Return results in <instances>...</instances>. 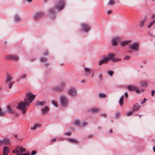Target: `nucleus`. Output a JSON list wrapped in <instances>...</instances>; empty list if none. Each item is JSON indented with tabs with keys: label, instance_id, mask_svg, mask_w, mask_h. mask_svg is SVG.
Masks as SVG:
<instances>
[{
	"label": "nucleus",
	"instance_id": "obj_1",
	"mask_svg": "<svg viewBox=\"0 0 155 155\" xmlns=\"http://www.w3.org/2000/svg\"><path fill=\"white\" fill-rule=\"evenodd\" d=\"M26 98L24 99V101H21L18 104L16 108L21 110L24 113L26 110V107L30 105L34 100L35 95H33L31 92L27 93L26 94Z\"/></svg>",
	"mask_w": 155,
	"mask_h": 155
},
{
	"label": "nucleus",
	"instance_id": "obj_2",
	"mask_svg": "<svg viewBox=\"0 0 155 155\" xmlns=\"http://www.w3.org/2000/svg\"><path fill=\"white\" fill-rule=\"evenodd\" d=\"M129 48L134 52L138 51L139 49V44L137 42H134L129 46Z\"/></svg>",
	"mask_w": 155,
	"mask_h": 155
},
{
	"label": "nucleus",
	"instance_id": "obj_3",
	"mask_svg": "<svg viewBox=\"0 0 155 155\" xmlns=\"http://www.w3.org/2000/svg\"><path fill=\"white\" fill-rule=\"evenodd\" d=\"M64 6V2L63 0H60L58 2L55 6V8L59 12L62 9Z\"/></svg>",
	"mask_w": 155,
	"mask_h": 155
},
{
	"label": "nucleus",
	"instance_id": "obj_4",
	"mask_svg": "<svg viewBox=\"0 0 155 155\" xmlns=\"http://www.w3.org/2000/svg\"><path fill=\"white\" fill-rule=\"evenodd\" d=\"M61 103V105L64 106H67L69 102V101L67 98L64 96H61L60 97Z\"/></svg>",
	"mask_w": 155,
	"mask_h": 155
},
{
	"label": "nucleus",
	"instance_id": "obj_5",
	"mask_svg": "<svg viewBox=\"0 0 155 155\" xmlns=\"http://www.w3.org/2000/svg\"><path fill=\"white\" fill-rule=\"evenodd\" d=\"M68 93V95L71 97H75L77 96V91L74 88L72 87L69 89Z\"/></svg>",
	"mask_w": 155,
	"mask_h": 155
},
{
	"label": "nucleus",
	"instance_id": "obj_6",
	"mask_svg": "<svg viewBox=\"0 0 155 155\" xmlns=\"http://www.w3.org/2000/svg\"><path fill=\"white\" fill-rule=\"evenodd\" d=\"M16 150L17 155H21L22 153L25 152V148L21 146H17Z\"/></svg>",
	"mask_w": 155,
	"mask_h": 155
},
{
	"label": "nucleus",
	"instance_id": "obj_7",
	"mask_svg": "<svg viewBox=\"0 0 155 155\" xmlns=\"http://www.w3.org/2000/svg\"><path fill=\"white\" fill-rule=\"evenodd\" d=\"M81 28L82 31L87 32L90 30V27L85 23L82 24L81 25Z\"/></svg>",
	"mask_w": 155,
	"mask_h": 155
},
{
	"label": "nucleus",
	"instance_id": "obj_8",
	"mask_svg": "<svg viewBox=\"0 0 155 155\" xmlns=\"http://www.w3.org/2000/svg\"><path fill=\"white\" fill-rule=\"evenodd\" d=\"M6 58L8 60H12L14 61H17L18 60V57L15 55H9L7 56Z\"/></svg>",
	"mask_w": 155,
	"mask_h": 155
},
{
	"label": "nucleus",
	"instance_id": "obj_9",
	"mask_svg": "<svg viewBox=\"0 0 155 155\" xmlns=\"http://www.w3.org/2000/svg\"><path fill=\"white\" fill-rule=\"evenodd\" d=\"M44 15V13L43 12H38L34 16V18L35 19H38L42 17Z\"/></svg>",
	"mask_w": 155,
	"mask_h": 155
},
{
	"label": "nucleus",
	"instance_id": "obj_10",
	"mask_svg": "<svg viewBox=\"0 0 155 155\" xmlns=\"http://www.w3.org/2000/svg\"><path fill=\"white\" fill-rule=\"evenodd\" d=\"M10 143L8 139L5 138L2 140H0V144L7 145Z\"/></svg>",
	"mask_w": 155,
	"mask_h": 155
},
{
	"label": "nucleus",
	"instance_id": "obj_11",
	"mask_svg": "<svg viewBox=\"0 0 155 155\" xmlns=\"http://www.w3.org/2000/svg\"><path fill=\"white\" fill-rule=\"evenodd\" d=\"M119 38L118 37H116L112 39V42L113 45H117V43L119 42Z\"/></svg>",
	"mask_w": 155,
	"mask_h": 155
},
{
	"label": "nucleus",
	"instance_id": "obj_12",
	"mask_svg": "<svg viewBox=\"0 0 155 155\" xmlns=\"http://www.w3.org/2000/svg\"><path fill=\"white\" fill-rule=\"evenodd\" d=\"M48 14L49 16L51 18L54 17V9H49Z\"/></svg>",
	"mask_w": 155,
	"mask_h": 155
},
{
	"label": "nucleus",
	"instance_id": "obj_13",
	"mask_svg": "<svg viewBox=\"0 0 155 155\" xmlns=\"http://www.w3.org/2000/svg\"><path fill=\"white\" fill-rule=\"evenodd\" d=\"M113 56V55L109 54L107 55V57L103 56L102 57L104 60L105 62L106 63H107L109 61V59H110V57H112Z\"/></svg>",
	"mask_w": 155,
	"mask_h": 155
},
{
	"label": "nucleus",
	"instance_id": "obj_14",
	"mask_svg": "<svg viewBox=\"0 0 155 155\" xmlns=\"http://www.w3.org/2000/svg\"><path fill=\"white\" fill-rule=\"evenodd\" d=\"M131 41L130 40H126L122 41L120 42V44L122 46H124L127 45Z\"/></svg>",
	"mask_w": 155,
	"mask_h": 155
},
{
	"label": "nucleus",
	"instance_id": "obj_15",
	"mask_svg": "<svg viewBox=\"0 0 155 155\" xmlns=\"http://www.w3.org/2000/svg\"><path fill=\"white\" fill-rule=\"evenodd\" d=\"M49 109V108L48 106H45L44 108L41 109L42 113L43 114H45L48 112V111Z\"/></svg>",
	"mask_w": 155,
	"mask_h": 155
},
{
	"label": "nucleus",
	"instance_id": "obj_16",
	"mask_svg": "<svg viewBox=\"0 0 155 155\" xmlns=\"http://www.w3.org/2000/svg\"><path fill=\"white\" fill-rule=\"evenodd\" d=\"M12 77L9 74H7L6 76V81L7 83H8L9 82L12 81Z\"/></svg>",
	"mask_w": 155,
	"mask_h": 155
},
{
	"label": "nucleus",
	"instance_id": "obj_17",
	"mask_svg": "<svg viewBox=\"0 0 155 155\" xmlns=\"http://www.w3.org/2000/svg\"><path fill=\"white\" fill-rule=\"evenodd\" d=\"M137 88V87L133 85H130L127 86L128 89L130 91L135 90Z\"/></svg>",
	"mask_w": 155,
	"mask_h": 155
},
{
	"label": "nucleus",
	"instance_id": "obj_18",
	"mask_svg": "<svg viewBox=\"0 0 155 155\" xmlns=\"http://www.w3.org/2000/svg\"><path fill=\"white\" fill-rule=\"evenodd\" d=\"M140 105L137 104H134L133 106V109L134 111H137L140 108Z\"/></svg>",
	"mask_w": 155,
	"mask_h": 155
},
{
	"label": "nucleus",
	"instance_id": "obj_19",
	"mask_svg": "<svg viewBox=\"0 0 155 155\" xmlns=\"http://www.w3.org/2000/svg\"><path fill=\"white\" fill-rule=\"evenodd\" d=\"M112 54L113 55V56L112 57H110V60H111L112 61L117 62L120 61V58H114V54Z\"/></svg>",
	"mask_w": 155,
	"mask_h": 155
},
{
	"label": "nucleus",
	"instance_id": "obj_20",
	"mask_svg": "<svg viewBox=\"0 0 155 155\" xmlns=\"http://www.w3.org/2000/svg\"><path fill=\"white\" fill-rule=\"evenodd\" d=\"M54 89L55 91H60L62 89V87L60 85H58L56 87H54Z\"/></svg>",
	"mask_w": 155,
	"mask_h": 155
},
{
	"label": "nucleus",
	"instance_id": "obj_21",
	"mask_svg": "<svg viewBox=\"0 0 155 155\" xmlns=\"http://www.w3.org/2000/svg\"><path fill=\"white\" fill-rule=\"evenodd\" d=\"M8 148L7 147H3V155H7L8 153V152L7 151V149Z\"/></svg>",
	"mask_w": 155,
	"mask_h": 155
},
{
	"label": "nucleus",
	"instance_id": "obj_22",
	"mask_svg": "<svg viewBox=\"0 0 155 155\" xmlns=\"http://www.w3.org/2000/svg\"><path fill=\"white\" fill-rule=\"evenodd\" d=\"M147 19V17L146 16H145L143 19L141 21H140V26L141 27H142L143 26L145 21H146V19Z\"/></svg>",
	"mask_w": 155,
	"mask_h": 155
},
{
	"label": "nucleus",
	"instance_id": "obj_23",
	"mask_svg": "<svg viewBox=\"0 0 155 155\" xmlns=\"http://www.w3.org/2000/svg\"><path fill=\"white\" fill-rule=\"evenodd\" d=\"M106 95L105 94L102 93H100L98 96L100 98H105L106 97Z\"/></svg>",
	"mask_w": 155,
	"mask_h": 155
},
{
	"label": "nucleus",
	"instance_id": "obj_24",
	"mask_svg": "<svg viewBox=\"0 0 155 155\" xmlns=\"http://www.w3.org/2000/svg\"><path fill=\"white\" fill-rule=\"evenodd\" d=\"M68 140L71 142L74 143H75L77 144L78 142L77 140L75 139H72L71 138H68Z\"/></svg>",
	"mask_w": 155,
	"mask_h": 155
},
{
	"label": "nucleus",
	"instance_id": "obj_25",
	"mask_svg": "<svg viewBox=\"0 0 155 155\" xmlns=\"http://www.w3.org/2000/svg\"><path fill=\"white\" fill-rule=\"evenodd\" d=\"M6 109L7 111L10 113H13V111L11 107L9 105L7 106L6 107Z\"/></svg>",
	"mask_w": 155,
	"mask_h": 155
},
{
	"label": "nucleus",
	"instance_id": "obj_26",
	"mask_svg": "<svg viewBox=\"0 0 155 155\" xmlns=\"http://www.w3.org/2000/svg\"><path fill=\"white\" fill-rule=\"evenodd\" d=\"M84 71L87 75H88L90 73L91 69L89 68H85Z\"/></svg>",
	"mask_w": 155,
	"mask_h": 155
},
{
	"label": "nucleus",
	"instance_id": "obj_27",
	"mask_svg": "<svg viewBox=\"0 0 155 155\" xmlns=\"http://www.w3.org/2000/svg\"><path fill=\"white\" fill-rule=\"evenodd\" d=\"M90 110L92 112H96L99 111V109L96 108H91L90 109Z\"/></svg>",
	"mask_w": 155,
	"mask_h": 155
},
{
	"label": "nucleus",
	"instance_id": "obj_28",
	"mask_svg": "<svg viewBox=\"0 0 155 155\" xmlns=\"http://www.w3.org/2000/svg\"><path fill=\"white\" fill-rule=\"evenodd\" d=\"M74 124L75 125L81 127V125H80V122L78 119L75 120L74 121Z\"/></svg>",
	"mask_w": 155,
	"mask_h": 155
},
{
	"label": "nucleus",
	"instance_id": "obj_29",
	"mask_svg": "<svg viewBox=\"0 0 155 155\" xmlns=\"http://www.w3.org/2000/svg\"><path fill=\"white\" fill-rule=\"evenodd\" d=\"M124 96L123 95L121 97H120V100L119 101L120 104L121 106L122 105L123 103L124 102V99H123Z\"/></svg>",
	"mask_w": 155,
	"mask_h": 155
},
{
	"label": "nucleus",
	"instance_id": "obj_30",
	"mask_svg": "<svg viewBox=\"0 0 155 155\" xmlns=\"http://www.w3.org/2000/svg\"><path fill=\"white\" fill-rule=\"evenodd\" d=\"M155 23V20L150 22L148 25L147 28H150Z\"/></svg>",
	"mask_w": 155,
	"mask_h": 155
},
{
	"label": "nucleus",
	"instance_id": "obj_31",
	"mask_svg": "<svg viewBox=\"0 0 155 155\" xmlns=\"http://www.w3.org/2000/svg\"><path fill=\"white\" fill-rule=\"evenodd\" d=\"M51 103L55 107H58V105L56 101L55 100H52L51 101Z\"/></svg>",
	"mask_w": 155,
	"mask_h": 155
},
{
	"label": "nucleus",
	"instance_id": "obj_32",
	"mask_svg": "<svg viewBox=\"0 0 155 155\" xmlns=\"http://www.w3.org/2000/svg\"><path fill=\"white\" fill-rule=\"evenodd\" d=\"M14 19L15 20L17 21H20L21 20V18L19 16L17 15H16L14 17Z\"/></svg>",
	"mask_w": 155,
	"mask_h": 155
},
{
	"label": "nucleus",
	"instance_id": "obj_33",
	"mask_svg": "<svg viewBox=\"0 0 155 155\" xmlns=\"http://www.w3.org/2000/svg\"><path fill=\"white\" fill-rule=\"evenodd\" d=\"M106 63L105 62V61L103 59V57H102V59L99 61V65H101L103 64H105Z\"/></svg>",
	"mask_w": 155,
	"mask_h": 155
},
{
	"label": "nucleus",
	"instance_id": "obj_34",
	"mask_svg": "<svg viewBox=\"0 0 155 155\" xmlns=\"http://www.w3.org/2000/svg\"><path fill=\"white\" fill-rule=\"evenodd\" d=\"M45 104V102L44 101H38L37 103V105H38L39 106H43Z\"/></svg>",
	"mask_w": 155,
	"mask_h": 155
},
{
	"label": "nucleus",
	"instance_id": "obj_35",
	"mask_svg": "<svg viewBox=\"0 0 155 155\" xmlns=\"http://www.w3.org/2000/svg\"><path fill=\"white\" fill-rule=\"evenodd\" d=\"M6 113L5 111H2L1 108L0 107V116H4Z\"/></svg>",
	"mask_w": 155,
	"mask_h": 155
},
{
	"label": "nucleus",
	"instance_id": "obj_36",
	"mask_svg": "<svg viewBox=\"0 0 155 155\" xmlns=\"http://www.w3.org/2000/svg\"><path fill=\"white\" fill-rule=\"evenodd\" d=\"M40 127V125L39 124H36L35 125L32 127V129L33 130H35L36 128L37 127Z\"/></svg>",
	"mask_w": 155,
	"mask_h": 155
},
{
	"label": "nucleus",
	"instance_id": "obj_37",
	"mask_svg": "<svg viewBox=\"0 0 155 155\" xmlns=\"http://www.w3.org/2000/svg\"><path fill=\"white\" fill-rule=\"evenodd\" d=\"M147 83L145 81H143L141 83V84L142 86L145 87L147 85Z\"/></svg>",
	"mask_w": 155,
	"mask_h": 155
},
{
	"label": "nucleus",
	"instance_id": "obj_38",
	"mask_svg": "<svg viewBox=\"0 0 155 155\" xmlns=\"http://www.w3.org/2000/svg\"><path fill=\"white\" fill-rule=\"evenodd\" d=\"M114 2L113 0H110L109 2V5H114Z\"/></svg>",
	"mask_w": 155,
	"mask_h": 155
},
{
	"label": "nucleus",
	"instance_id": "obj_39",
	"mask_svg": "<svg viewBox=\"0 0 155 155\" xmlns=\"http://www.w3.org/2000/svg\"><path fill=\"white\" fill-rule=\"evenodd\" d=\"M107 73L110 76H112V75L114 73V72L112 71H108Z\"/></svg>",
	"mask_w": 155,
	"mask_h": 155
},
{
	"label": "nucleus",
	"instance_id": "obj_40",
	"mask_svg": "<svg viewBox=\"0 0 155 155\" xmlns=\"http://www.w3.org/2000/svg\"><path fill=\"white\" fill-rule=\"evenodd\" d=\"M8 83H9V88H10L12 87V86L13 84V82L12 81H11L10 82H9Z\"/></svg>",
	"mask_w": 155,
	"mask_h": 155
},
{
	"label": "nucleus",
	"instance_id": "obj_41",
	"mask_svg": "<svg viewBox=\"0 0 155 155\" xmlns=\"http://www.w3.org/2000/svg\"><path fill=\"white\" fill-rule=\"evenodd\" d=\"M40 60L42 62H45L47 61V59L45 58H40Z\"/></svg>",
	"mask_w": 155,
	"mask_h": 155
},
{
	"label": "nucleus",
	"instance_id": "obj_42",
	"mask_svg": "<svg viewBox=\"0 0 155 155\" xmlns=\"http://www.w3.org/2000/svg\"><path fill=\"white\" fill-rule=\"evenodd\" d=\"M124 58L125 60H128L130 59V57L129 56L126 55V56H125V57H124Z\"/></svg>",
	"mask_w": 155,
	"mask_h": 155
},
{
	"label": "nucleus",
	"instance_id": "obj_43",
	"mask_svg": "<svg viewBox=\"0 0 155 155\" xmlns=\"http://www.w3.org/2000/svg\"><path fill=\"white\" fill-rule=\"evenodd\" d=\"M120 114V112H116V116H115L117 118H118L119 117Z\"/></svg>",
	"mask_w": 155,
	"mask_h": 155
},
{
	"label": "nucleus",
	"instance_id": "obj_44",
	"mask_svg": "<svg viewBox=\"0 0 155 155\" xmlns=\"http://www.w3.org/2000/svg\"><path fill=\"white\" fill-rule=\"evenodd\" d=\"M71 132H68L67 133H64V135L67 136H70L71 135Z\"/></svg>",
	"mask_w": 155,
	"mask_h": 155
},
{
	"label": "nucleus",
	"instance_id": "obj_45",
	"mask_svg": "<svg viewBox=\"0 0 155 155\" xmlns=\"http://www.w3.org/2000/svg\"><path fill=\"white\" fill-rule=\"evenodd\" d=\"M132 111H130L128 113H127L126 114V115L127 116H129L132 114Z\"/></svg>",
	"mask_w": 155,
	"mask_h": 155
},
{
	"label": "nucleus",
	"instance_id": "obj_46",
	"mask_svg": "<svg viewBox=\"0 0 155 155\" xmlns=\"http://www.w3.org/2000/svg\"><path fill=\"white\" fill-rule=\"evenodd\" d=\"M135 90L136 92L138 93H139L140 92H141V91H140V90H139V89H137L136 88L135 89Z\"/></svg>",
	"mask_w": 155,
	"mask_h": 155
},
{
	"label": "nucleus",
	"instance_id": "obj_47",
	"mask_svg": "<svg viewBox=\"0 0 155 155\" xmlns=\"http://www.w3.org/2000/svg\"><path fill=\"white\" fill-rule=\"evenodd\" d=\"M27 75L26 74H24L21 77V78H25L26 77Z\"/></svg>",
	"mask_w": 155,
	"mask_h": 155
},
{
	"label": "nucleus",
	"instance_id": "obj_48",
	"mask_svg": "<svg viewBox=\"0 0 155 155\" xmlns=\"http://www.w3.org/2000/svg\"><path fill=\"white\" fill-rule=\"evenodd\" d=\"M36 153V152L35 151H32L31 153V155H34Z\"/></svg>",
	"mask_w": 155,
	"mask_h": 155
},
{
	"label": "nucleus",
	"instance_id": "obj_49",
	"mask_svg": "<svg viewBox=\"0 0 155 155\" xmlns=\"http://www.w3.org/2000/svg\"><path fill=\"white\" fill-rule=\"evenodd\" d=\"M87 122H86L84 121L82 123V126H81V127H84V126H85L87 125Z\"/></svg>",
	"mask_w": 155,
	"mask_h": 155
},
{
	"label": "nucleus",
	"instance_id": "obj_50",
	"mask_svg": "<svg viewBox=\"0 0 155 155\" xmlns=\"http://www.w3.org/2000/svg\"><path fill=\"white\" fill-rule=\"evenodd\" d=\"M64 84H64V83H61V84H59V85H60L61 86H62V89H63V88L64 87Z\"/></svg>",
	"mask_w": 155,
	"mask_h": 155
},
{
	"label": "nucleus",
	"instance_id": "obj_51",
	"mask_svg": "<svg viewBox=\"0 0 155 155\" xmlns=\"http://www.w3.org/2000/svg\"><path fill=\"white\" fill-rule=\"evenodd\" d=\"M98 77L101 80H102V75L101 74H100L98 75Z\"/></svg>",
	"mask_w": 155,
	"mask_h": 155
},
{
	"label": "nucleus",
	"instance_id": "obj_52",
	"mask_svg": "<svg viewBox=\"0 0 155 155\" xmlns=\"http://www.w3.org/2000/svg\"><path fill=\"white\" fill-rule=\"evenodd\" d=\"M112 13V11L111 10H109L107 11V13L108 15H110Z\"/></svg>",
	"mask_w": 155,
	"mask_h": 155
},
{
	"label": "nucleus",
	"instance_id": "obj_53",
	"mask_svg": "<svg viewBox=\"0 0 155 155\" xmlns=\"http://www.w3.org/2000/svg\"><path fill=\"white\" fill-rule=\"evenodd\" d=\"M152 94H151V95L153 96V94H154V93H155V91L154 90H152Z\"/></svg>",
	"mask_w": 155,
	"mask_h": 155
},
{
	"label": "nucleus",
	"instance_id": "obj_54",
	"mask_svg": "<svg viewBox=\"0 0 155 155\" xmlns=\"http://www.w3.org/2000/svg\"><path fill=\"white\" fill-rule=\"evenodd\" d=\"M124 96L125 97L127 98L128 97V94L127 92H126L124 93Z\"/></svg>",
	"mask_w": 155,
	"mask_h": 155
},
{
	"label": "nucleus",
	"instance_id": "obj_55",
	"mask_svg": "<svg viewBox=\"0 0 155 155\" xmlns=\"http://www.w3.org/2000/svg\"><path fill=\"white\" fill-rule=\"evenodd\" d=\"M44 55L45 56H47L48 55V52L46 51L44 53Z\"/></svg>",
	"mask_w": 155,
	"mask_h": 155
},
{
	"label": "nucleus",
	"instance_id": "obj_56",
	"mask_svg": "<svg viewBox=\"0 0 155 155\" xmlns=\"http://www.w3.org/2000/svg\"><path fill=\"white\" fill-rule=\"evenodd\" d=\"M152 18H155V15L154 14L153 15H152Z\"/></svg>",
	"mask_w": 155,
	"mask_h": 155
},
{
	"label": "nucleus",
	"instance_id": "obj_57",
	"mask_svg": "<svg viewBox=\"0 0 155 155\" xmlns=\"http://www.w3.org/2000/svg\"><path fill=\"white\" fill-rule=\"evenodd\" d=\"M146 100V98H145V99H144V101H143L141 103H142V104H143V103H144L145 102Z\"/></svg>",
	"mask_w": 155,
	"mask_h": 155
},
{
	"label": "nucleus",
	"instance_id": "obj_58",
	"mask_svg": "<svg viewBox=\"0 0 155 155\" xmlns=\"http://www.w3.org/2000/svg\"><path fill=\"white\" fill-rule=\"evenodd\" d=\"M12 152L13 153H16V148L15 149V150H13L12 151Z\"/></svg>",
	"mask_w": 155,
	"mask_h": 155
},
{
	"label": "nucleus",
	"instance_id": "obj_59",
	"mask_svg": "<svg viewBox=\"0 0 155 155\" xmlns=\"http://www.w3.org/2000/svg\"><path fill=\"white\" fill-rule=\"evenodd\" d=\"M93 135H89L88 136V138H90V137H93Z\"/></svg>",
	"mask_w": 155,
	"mask_h": 155
},
{
	"label": "nucleus",
	"instance_id": "obj_60",
	"mask_svg": "<svg viewBox=\"0 0 155 155\" xmlns=\"http://www.w3.org/2000/svg\"><path fill=\"white\" fill-rule=\"evenodd\" d=\"M21 155H29L27 153H24L22 154Z\"/></svg>",
	"mask_w": 155,
	"mask_h": 155
},
{
	"label": "nucleus",
	"instance_id": "obj_61",
	"mask_svg": "<svg viewBox=\"0 0 155 155\" xmlns=\"http://www.w3.org/2000/svg\"><path fill=\"white\" fill-rule=\"evenodd\" d=\"M153 151L155 152V146H153Z\"/></svg>",
	"mask_w": 155,
	"mask_h": 155
},
{
	"label": "nucleus",
	"instance_id": "obj_62",
	"mask_svg": "<svg viewBox=\"0 0 155 155\" xmlns=\"http://www.w3.org/2000/svg\"><path fill=\"white\" fill-rule=\"evenodd\" d=\"M85 80H82V81H81V83H84V82H85Z\"/></svg>",
	"mask_w": 155,
	"mask_h": 155
},
{
	"label": "nucleus",
	"instance_id": "obj_63",
	"mask_svg": "<svg viewBox=\"0 0 155 155\" xmlns=\"http://www.w3.org/2000/svg\"><path fill=\"white\" fill-rule=\"evenodd\" d=\"M56 139H53L52 140V141H55L56 140Z\"/></svg>",
	"mask_w": 155,
	"mask_h": 155
},
{
	"label": "nucleus",
	"instance_id": "obj_64",
	"mask_svg": "<svg viewBox=\"0 0 155 155\" xmlns=\"http://www.w3.org/2000/svg\"><path fill=\"white\" fill-rule=\"evenodd\" d=\"M110 133H112V130H111V129L110 130Z\"/></svg>",
	"mask_w": 155,
	"mask_h": 155
}]
</instances>
